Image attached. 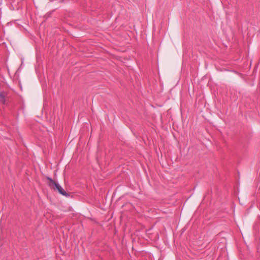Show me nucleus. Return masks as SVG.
I'll use <instances>...</instances> for the list:
<instances>
[{
  "instance_id": "f03ea898",
  "label": "nucleus",
  "mask_w": 260,
  "mask_h": 260,
  "mask_svg": "<svg viewBox=\"0 0 260 260\" xmlns=\"http://www.w3.org/2000/svg\"><path fill=\"white\" fill-rule=\"evenodd\" d=\"M7 96V93L6 92H0V102L2 104H5L6 97Z\"/></svg>"
},
{
  "instance_id": "f257e3e1",
  "label": "nucleus",
  "mask_w": 260,
  "mask_h": 260,
  "mask_svg": "<svg viewBox=\"0 0 260 260\" xmlns=\"http://www.w3.org/2000/svg\"><path fill=\"white\" fill-rule=\"evenodd\" d=\"M48 180V185L49 186L53 189L54 190H57L58 192L62 196L68 197L69 194L62 188V187L55 181H54L52 178L50 177H47Z\"/></svg>"
}]
</instances>
